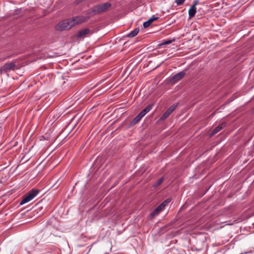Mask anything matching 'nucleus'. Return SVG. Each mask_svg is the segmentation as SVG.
<instances>
[{"mask_svg": "<svg viewBox=\"0 0 254 254\" xmlns=\"http://www.w3.org/2000/svg\"><path fill=\"white\" fill-rule=\"evenodd\" d=\"M89 16H78L63 20L59 23L56 26V29L59 31L68 30L78 24L86 21Z\"/></svg>", "mask_w": 254, "mask_h": 254, "instance_id": "nucleus-1", "label": "nucleus"}, {"mask_svg": "<svg viewBox=\"0 0 254 254\" xmlns=\"http://www.w3.org/2000/svg\"><path fill=\"white\" fill-rule=\"evenodd\" d=\"M111 6L109 2H106L101 4L97 5L87 11V14L92 15L98 14L107 10Z\"/></svg>", "mask_w": 254, "mask_h": 254, "instance_id": "nucleus-2", "label": "nucleus"}, {"mask_svg": "<svg viewBox=\"0 0 254 254\" xmlns=\"http://www.w3.org/2000/svg\"><path fill=\"white\" fill-rule=\"evenodd\" d=\"M153 105H148L145 108L141 111L131 122V125L136 124L152 108Z\"/></svg>", "mask_w": 254, "mask_h": 254, "instance_id": "nucleus-3", "label": "nucleus"}, {"mask_svg": "<svg viewBox=\"0 0 254 254\" xmlns=\"http://www.w3.org/2000/svg\"><path fill=\"white\" fill-rule=\"evenodd\" d=\"M39 192V190H38L32 189L23 196L20 204L22 205L29 202L37 195Z\"/></svg>", "mask_w": 254, "mask_h": 254, "instance_id": "nucleus-4", "label": "nucleus"}, {"mask_svg": "<svg viewBox=\"0 0 254 254\" xmlns=\"http://www.w3.org/2000/svg\"><path fill=\"white\" fill-rule=\"evenodd\" d=\"M171 201L170 198H167L161 203L155 210L151 212V215L154 216L157 215L159 212L162 211L164 207L167 206Z\"/></svg>", "mask_w": 254, "mask_h": 254, "instance_id": "nucleus-5", "label": "nucleus"}, {"mask_svg": "<svg viewBox=\"0 0 254 254\" xmlns=\"http://www.w3.org/2000/svg\"><path fill=\"white\" fill-rule=\"evenodd\" d=\"M15 67V64L14 63L10 62L6 63L0 67V73L3 74L7 71L14 70Z\"/></svg>", "mask_w": 254, "mask_h": 254, "instance_id": "nucleus-6", "label": "nucleus"}, {"mask_svg": "<svg viewBox=\"0 0 254 254\" xmlns=\"http://www.w3.org/2000/svg\"><path fill=\"white\" fill-rule=\"evenodd\" d=\"M177 107V104H173L169 107V108L160 117V120L164 121L166 120L170 114L176 109Z\"/></svg>", "mask_w": 254, "mask_h": 254, "instance_id": "nucleus-7", "label": "nucleus"}, {"mask_svg": "<svg viewBox=\"0 0 254 254\" xmlns=\"http://www.w3.org/2000/svg\"><path fill=\"white\" fill-rule=\"evenodd\" d=\"M185 74L184 71H181L171 77L170 80L173 82H178L184 77Z\"/></svg>", "mask_w": 254, "mask_h": 254, "instance_id": "nucleus-8", "label": "nucleus"}, {"mask_svg": "<svg viewBox=\"0 0 254 254\" xmlns=\"http://www.w3.org/2000/svg\"><path fill=\"white\" fill-rule=\"evenodd\" d=\"M226 125V123H222V124L219 125L216 127H215L210 134V136L211 137L213 136L214 134H216L218 132H219L223 128L225 127Z\"/></svg>", "mask_w": 254, "mask_h": 254, "instance_id": "nucleus-9", "label": "nucleus"}, {"mask_svg": "<svg viewBox=\"0 0 254 254\" xmlns=\"http://www.w3.org/2000/svg\"><path fill=\"white\" fill-rule=\"evenodd\" d=\"M91 33V30L89 29L86 28L79 31L76 35L77 38H81L86 37L89 35Z\"/></svg>", "mask_w": 254, "mask_h": 254, "instance_id": "nucleus-10", "label": "nucleus"}, {"mask_svg": "<svg viewBox=\"0 0 254 254\" xmlns=\"http://www.w3.org/2000/svg\"><path fill=\"white\" fill-rule=\"evenodd\" d=\"M197 4V1H195L193 4L190 7L189 10V15L190 18L193 17L196 13L195 6Z\"/></svg>", "mask_w": 254, "mask_h": 254, "instance_id": "nucleus-11", "label": "nucleus"}, {"mask_svg": "<svg viewBox=\"0 0 254 254\" xmlns=\"http://www.w3.org/2000/svg\"><path fill=\"white\" fill-rule=\"evenodd\" d=\"M159 18L158 17H155L154 15H153L151 18H150L147 21L144 22L143 23V26L144 28H147L150 26L151 23L154 21L155 20H157Z\"/></svg>", "mask_w": 254, "mask_h": 254, "instance_id": "nucleus-12", "label": "nucleus"}, {"mask_svg": "<svg viewBox=\"0 0 254 254\" xmlns=\"http://www.w3.org/2000/svg\"><path fill=\"white\" fill-rule=\"evenodd\" d=\"M35 207L36 209L34 210V212L37 215V217L41 215L43 213V212H40V211L42 210L43 207L39 203L37 204Z\"/></svg>", "mask_w": 254, "mask_h": 254, "instance_id": "nucleus-13", "label": "nucleus"}, {"mask_svg": "<svg viewBox=\"0 0 254 254\" xmlns=\"http://www.w3.org/2000/svg\"><path fill=\"white\" fill-rule=\"evenodd\" d=\"M139 31V28H136L135 29H134L133 30L131 31L130 32H129L127 35V37H130V38L134 37L137 35Z\"/></svg>", "mask_w": 254, "mask_h": 254, "instance_id": "nucleus-14", "label": "nucleus"}, {"mask_svg": "<svg viewBox=\"0 0 254 254\" xmlns=\"http://www.w3.org/2000/svg\"><path fill=\"white\" fill-rule=\"evenodd\" d=\"M164 177L160 178L154 185L153 186L155 188L158 187L160 186L164 181Z\"/></svg>", "mask_w": 254, "mask_h": 254, "instance_id": "nucleus-15", "label": "nucleus"}, {"mask_svg": "<svg viewBox=\"0 0 254 254\" xmlns=\"http://www.w3.org/2000/svg\"><path fill=\"white\" fill-rule=\"evenodd\" d=\"M185 0H175V2L178 5H180L183 4Z\"/></svg>", "mask_w": 254, "mask_h": 254, "instance_id": "nucleus-16", "label": "nucleus"}, {"mask_svg": "<svg viewBox=\"0 0 254 254\" xmlns=\"http://www.w3.org/2000/svg\"><path fill=\"white\" fill-rule=\"evenodd\" d=\"M171 43V40H167V41H165V42H164L163 43V45H168V44H169Z\"/></svg>", "mask_w": 254, "mask_h": 254, "instance_id": "nucleus-17", "label": "nucleus"}, {"mask_svg": "<svg viewBox=\"0 0 254 254\" xmlns=\"http://www.w3.org/2000/svg\"><path fill=\"white\" fill-rule=\"evenodd\" d=\"M86 0H76V1L77 3H79V2H83L84 1H85Z\"/></svg>", "mask_w": 254, "mask_h": 254, "instance_id": "nucleus-18", "label": "nucleus"}]
</instances>
